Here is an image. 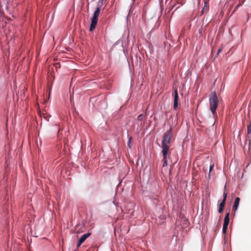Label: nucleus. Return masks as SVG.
<instances>
[{
    "instance_id": "nucleus-1",
    "label": "nucleus",
    "mask_w": 251,
    "mask_h": 251,
    "mask_svg": "<svg viewBox=\"0 0 251 251\" xmlns=\"http://www.w3.org/2000/svg\"><path fill=\"white\" fill-rule=\"evenodd\" d=\"M172 128L164 133L161 142V152L163 155V167H166L168 165V160L170 159L171 150L170 149L171 138L173 133Z\"/></svg>"
},
{
    "instance_id": "nucleus-2",
    "label": "nucleus",
    "mask_w": 251,
    "mask_h": 251,
    "mask_svg": "<svg viewBox=\"0 0 251 251\" xmlns=\"http://www.w3.org/2000/svg\"><path fill=\"white\" fill-rule=\"evenodd\" d=\"M103 0H100L98 2V6L97 8L96 11L94 12L93 16L92 18L91 23L89 29L90 31H93L97 25L98 23V18L100 12V7L102 5Z\"/></svg>"
},
{
    "instance_id": "nucleus-3",
    "label": "nucleus",
    "mask_w": 251,
    "mask_h": 251,
    "mask_svg": "<svg viewBox=\"0 0 251 251\" xmlns=\"http://www.w3.org/2000/svg\"><path fill=\"white\" fill-rule=\"evenodd\" d=\"M218 97L215 92H213L209 97L210 109L214 117L216 114V109L218 103Z\"/></svg>"
},
{
    "instance_id": "nucleus-4",
    "label": "nucleus",
    "mask_w": 251,
    "mask_h": 251,
    "mask_svg": "<svg viewBox=\"0 0 251 251\" xmlns=\"http://www.w3.org/2000/svg\"><path fill=\"white\" fill-rule=\"evenodd\" d=\"M90 235V233H87L83 234L79 240L77 245V247H79Z\"/></svg>"
},
{
    "instance_id": "nucleus-5",
    "label": "nucleus",
    "mask_w": 251,
    "mask_h": 251,
    "mask_svg": "<svg viewBox=\"0 0 251 251\" xmlns=\"http://www.w3.org/2000/svg\"><path fill=\"white\" fill-rule=\"evenodd\" d=\"M178 95L177 89H175L174 91V108L176 109L178 106Z\"/></svg>"
},
{
    "instance_id": "nucleus-6",
    "label": "nucleus",
    "mask_w": 251,
    "mask_h": 251,
    "mask_svg": "<svg viewBox=\"0 0 251 251\" xmlns=\"http://www.w3.org/2000/svg\"><path fill=\"white\" fill-rule=\"evenodd\" d=\"M240 199L239 197H236L235 199L234 204L232 207V210L235 212L238 207Z\"/></svg>"
},
{
    "instance_id": "nucleus-7",
    "label": "nucleus",
    "mask_w": 251,
    "mask_h": 251,
    "mask_svg": "<svg viewBox=\"0 0 251 251\" xmlns=\"http://www.w3.org/2000/svg\"><path fill=\"white\" fill-rule=\"evenodd\" d=\"M208 0H204V6L202 8L201 13L203 14L208 11L209 9V5H208Z\"/></svg>"
},
{
    "instance_id": "nucleus-8",
    "label": "nucleus",
    "mask_w": 251,
    "mask_h": 251,
    "mask_svg": "<svg viewBox=\"0 0 251 251\" xmlns=\"http://www.w3.org/2000/svg\"><path fill=\"white\" fill-rule=\"evenodd\" d=\"M229 222V213H227L226 215V216L224 219V224L227 225H228Z\"/></svg>"
},
{
    "instance_id": "nucleus-9",
    "label": "nucleus",
    "mask_w": 251,
    "mask_h": 251,
    "mask_svg": "<svg viewBox=\"0 0 251 251\" xmlns=\"http://www.w3.org/2000/svg\"><path fill=\"white\" fill-rule=\"evenodd\" d=\"M145 115L143 114H141L138 116L137 119L139 121H142L145 119Z\"/></svg>"
},
{
    "instance_id": "nucleus-10",
    "label": "nucleus",
    "mask_w": 251,
    "mask_h": 251,
    "mask_svg": "<svg viewBox=\"0 0 251 251\" xmlns=\"http://www.w3.org/2000/svg\"><path fill=\"white\" fill-rule=\"evenodd\" d=\"M228 225L224 224L223 227V232L224 233H225L226 231Z\"/></svg>"
},
{
    "instance_id": "nucleus-11",
    "label": "nucleus",
    "mask_w": 251,
    "mask_h": 251,
    "mask_svg": "<svg viewBox=\"0 0 251 251\" xmlns=\"http://www.w3.org/2000/svg\"><path fill=\"white\" fill-rule=\"evenodd\" d=\"M227 197V193L226 192V189L225 188L224 192L223 193V200L224 201H226V199Z\"/></svg>"
},
{
    "instance_id": "nucleus-12",
    "label": "nucleus",
    "mask_w": 251,
    "mask_h": 251,
    "mask_svg": "<svg viewBox=\"0 0 251 251\" xmlns=\"http://www.w3.org/2000/svg\"><path fill=\"white\" fill-rule=\"evenodd\" d=\"M225 203H226V201H222L220 203V204L219 205V207H222V208H224Z\"/></svg>"
},
{
    "instance_id": "nucleus-13",
    "label": "nucleus",
    "mask_w": 251,
    "mask_h": 251,
    "mask_svg": "<svg viewBox=\"0 0 251 251\" xmlns=\"http://www.w3.org/2000/svg\"><path fill=\"white\" fill-rule=\"evenodd\" d=\"M247 132H248V134H250L251 133V123L248 126Z\"/></svg>"
},
{
    "instance_id": "nucleus-14",
    "label": "nucleus",
    "mask_w": 251,
    "mask_h": 251,
    "mask_svg": "<svg viewBox=\"0 0 251 251\" xmlns=\"http://www.w3.org/2000/svg\"><path fill=\"white\" fill-rule=\"evenodd\" d=\"M131 140H132V137H129L128 142V146L129 148H131V145H130Z\"/></svg>"
},
{
    "instance_id": "nucleus-15",
    "label": "nucleus",
    "mask_w": 251,
    "mask_h": 251,
    "mask_svg": "<svg viewBox=\"0 0 251 251\" xmlns=\"http://www.w3.org/2000/svg\"><path fill=\"white\" fill-rule=\"evenodd\" d=\"M214 166V165L213 164L210 165V168H209V174L211 172L212 170L213 169Z\"/></svg>"
},
{
    "instance_id": "nucleus-16",
    "label": "nucleus",
    "mask_w": 251,
    "mask_h": 251,
    "mask_svg": "<svg viewBox=\"0 0 251 251\" xmlns=\"http://www.w3.org/2000/svg\"><path fill=\"white\" fill-rule=\"evenodd\" d=\"M224 209V208L219 207L218 209L219 213H221L223 211Z\"/></svg>"
},
{
    "instance_id": "nucleus-17",
    "label": "nucleus",
    "mask_w": 251,
    "mask_h": 251,
    "mask_svg": "<svg viewBox=\"0 0 251 251\" xmlns=\"http://www.w3.org/2000/svg\"><path fill=\"white\" fill-rule=\"evenodd\" d=\"M222 51V48L219 49L218 50V52H217V54H219Z\"/></svg>"
},
{
    "instance_id": "nucleus-18",
    "label": "nucleus",
    "mask_w": 251,
    "mask_h": 251,
    "mask_svg": "<svg viewBox=\"0 0 251 251\" xmlns=\"http://www.w3.org/2000/svg\"><path fill=\"white\" fill-rule=\"evenodd\" d=\"M175 4L173 5L172 6H170V10H172L175 7Z\"/></svg>"
},
{
    "instance_id": "nucleus-19",
    "label": "nucleus",
    "mask_w": 251,
    "mask_h": 251,
    "mask_svg": "<svg viewBox=\"0 0 251 251\" xmlns=\"http://www.w3.org/2000/svg\"><path fill=\"white\" fill-rule=\"evenodd\" d=\"M239 6V5H237L236 8H235V9H236Z\"/></svg>"
},
{
    "instance_id": "nucleus-20",
    "label": "nucleus",
    "mask_w": 251,
    "mask_h": 251,
    "mask_svg": "<svg viewBox=\"0 0 251 251\" xmlns=\"http://www.w3.org/2000/svg\"><path fill=\"white\" fill-rule=\"evenodd\" d=\"M45 119H47V116H44Z\"/></svg>"
}]
</instances>
